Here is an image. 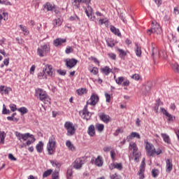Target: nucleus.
Segmentation results:
<instances>
[{"instance_id": "1", "label": "nucleus", "mask_w": 179, "mask_h": 179, "mask_svg": "<svg viewBox=\"0 0 179 179\" xmlns=\"http://www.w3.org/2000/svg\"><path fill=\"white\" fill-rule=\"evenodd\" d=\"M56 148L57 141H55V137L54 136H51L49 138V141L47 144V150L48 152V155H54V153H55Z\"/></svg>"}, {"instance_id": "2", "label": "nucleus", "mask_w": 179, "mask_h": 179, "mask_svg": "<svg viewBox=\"0 0 179 179\" xmlns=\"http://www.w3.org/2000/svg\"><path fill=\"white\" fill-rule=\"evenodd\" d=\"M35 96H36V97L39 99V100H41V101H43V103H45V104H48V103H50V101L51 100V99H50V97L47 96V92H45V91H44V90L36 91Z\"/></svg>"}, {"instance_id": "3", "label": "nucleus", "mask_w": 179, "mask_h": 179, "mask_svg": "<svg viewBox=\"0 0 179 179\" xmlns=\"http://www.w3.org/2000/svg\"><path fill=\"white\" fill-rule=\"evenodd\" d=\"M152 27L151 29L147 30V34L148 36H150L152 33H154L155 34H162V27H160V24H159L157 22L152 21Z\"/></svg>"}, {"instance_id": "4", "label": "nucleus", "mask_w": 179, "mask_h": 179, "mask_svg": "<svg viewBox=\"0 0 179 179\" xmlns=\"http://www.w3.org/2000/svg\"><path fill=\"white\" fill-rule=\"evenodd\" d=\"M48 52H50V44L48 43L42 45L37 49V54L39 57H45Z\"/></svg>"}, {"instance_id": "5", "label": "nucleus", "mask_w": 179, "mask_h": 179, "mask_svg": "<svg viewBox=\"0 0 179 179\" xmlns=\"http://www.w3.org/2000/svg\"><path fill=\"white\" fill-rule=\"evenodd\" d=\"M64 128L67 131V136H73V135H75V132H76V129H75L73 123L71 122H66L64 123Z\"/></svg>"}, {"instance_id": "6", "label": "nucleus", "mask_w": 179, "mask_h": 179, "mask_svg": "<svg viewBox=\"0 0 179 179\" xmlns=\"http://www.w3.org/2000/svg\"><path fill=\"white\" fill-rule=\"evenodd\" d=\"M129 149L133 150V155L134 156V161L138 162L139 157H141V153L138 151V145L136 143L131 142L129 143Z\"/></svg>"}, {"instance_id": "7", "label": "nucleus", "mask_w": 179, "mask_h": 179, "mask_svg": "<svg viewBox=\"0 0 179 179\" xmlns=\"http://www.w3.org/2000/svg\"><path fill=\"white\" fill-rule=\"evenodd\" d=\"M145 152L147 153V156H154L155 152H156V148H155V146L150 143L149 142H146L145 143Z\"/></svg>"}, {"instance_id": "8", "label": "nucleus", "mask_w": 179, "mask_h": 179, "mask_svg": "<svg viewBox=\"0 0 179 179\" xmlns=\"http://www.w3.org/2000/svg\"><path fill=\"white\" fill-rule=\"evenodd\" d=\"M15 135L20 142H22V141H27L29 138H33V134H30V133L22 134L19 133V131H15Z\"/></svg>"}, {"instance_id": "9", "label": "nucleus", "mask_w": 179, "mask_h": 179, "mask_svg": "<svg viewBox=\"0 0 179 179\" xmlns=\"http://www.w3.org/2000/svg\"><path fill=\"white\" fill-rule=\"evenodd\" d=\"M99 103V96L96 94H92L90 98V99L87 101V106H96Z\"/></svg>"}, {"instance_id": "10", "label": "nucleus", "mask_w": 179, "mask_h": 179, "mask_svg": "<svg viewBox=\"0 0 179 179\" xmlns=\"http://www.w3.org/2000/svg\"><path fill=\"white\" fill-rule=\"evenodd\" d=\"M85 163V158H77L73 163V168L76 170H80L82 169V166Z\"/></svg>"}, {"instance_id": "11", "label": "nucleus", "mask_w": 179, "mask_h": 179, "mask_svg": "<svg viewBox=\"0 0 179 179\" xmlns=\"http://www.w3.org/2000/svg\"><path fill=\"white\" fill-rule=\"evenodd\" d=\"M81 117L84 120H86L87 121H89L90 119V117H92V113L87 110V106H85L84 109L81 112Z\"/></svg>"}, {"instance_id": "12", "label": "nucleus", "mask_w": 179, "mask_h": 179, "mask_svg": "<svg viewBox=\"0 0 179 179\" xmlns=\"http://www.w3.org/2000/svg\"><path fill=\"white\" fill-rule=\"evenodd\" d=\"M160 111L161 113H162V114H164V115H165L166 117H168L169 118L168 121H174V120H176V117L169 113V112H167V110L164 109V108H161Z\"/></svg>"}, {"instance_id": "13", "label": "nucleus", "mask_w": 179, "mask_h": 179, "mask_svg": "<svg viewBox=\"0 0 179 179\" xmlns=\"http://www.w3.org/2000/svg\"><path fill=\"white\" fill-rule=\"evenodd\" d=\"M45 73H47L49 76H54V69H52V66L51 65H46L45 67L43 69Z\"/></svg>"}, {"instance_id": "14", "label": "nucleus", "mask_w": 179, "mask_h": 179, "mask_svg": "<svg viewBox=\"0 0 179 179\" xmlns=\"http://www.w3.org/2000/svg\"><path fill=\"white\" fill-rule=\"evenodd\" d=\"M76 64H78V60L75 59H70L66 61V65L67 68H69V69H72V68H73Z\"/></svg>"}, {"instance_id": "15", "label": "nucleus", "mask_w": 179, "mask_h": 179, "mask_svg": "<svg viewBox=\"0 0 179 179\" xmlns=\"http://www.w3.org/2000/svg\"><path fill=\"white\" fill-rule=\"evenodd\" d=\"M99 118L101 120V121H103V122H105V124H108V122L111 121V117L105 113H101L99 115Z\"/></svg>"}, {"instance_id": "16", "label": "nucleus", "mask_w": 179, "mask_h": 179, "mask_svg": "<svg viewBox=\"0 0 179 179\" xmlns=\"http://www.w3.org/2000/svg\"><path fill=\"white\" fill-rule=\"evenodd\" d=\"M109 169L110 170H114V169H117V170H122V164L114 162L109 165Z\"/></svg>"}, {"instance_id": "17", "label": "nucleus", "mask_w": 179, "mask_h": 179, "mask_svg": "<svg viewBox=\"0 0 179 179\" xmlns=\"http://www.w3.org/2000/svg\"><path fill=\"white\" fill-rule=\"evenodd\" d=\"M166 169L167 173H171L173 170V161L170 159L166 160Z\"/></svg>"}, {"instance_id": "18", "label": "nucleus", "mask_w": 179, "mask_h": 179, "mask_svg": "<svg viewBox=\"0 0 179 179\" xmlns=\"http://www.w3.org/2000/svg\"><path fill=\"white\" fill-rule=\"evenodd\" d=\"M134 138L141 139V135H139V134L137 132H131V134L127 137V140L128 142H129L131 139H134Z\"/></svg>"}, {"instance_id": "19", "label": "nucleus", "mask_w": 179, "mask_h": 179, "mask_svg": "<svg viewBox=\"0 0 179 179\" xmlns=\"http://www.w3.org/2000/svg\"><path fill=\"white\" fill-rule=\"evenodd\" d=\"M64 43H66V39L57 38L53 41V44L55 47H58V45H61L62 44H64Z\"/></svg>"}, {"instance_id": "20", "label": "nucleus", "mask_w": 179, "mask_h": 179, "mask_svg": "<svg viewBox=\"0 0 179 179\" xmlns=\"http://www.w3.org/2000/svg\"><path fill=\"white\" fill-rule=\"evenodd\" d=\"M160 106H163V102H162V101H160V99H157L156 101V103L154 106V111H155V113L157 114H158L159 111V107H160Z\"/></svg>"}, {"instance_id": "21", "label": "nucleus", "mask_w": 179, "mask_h": 179, "mask_svg": "<svg viewBox=\"0 0 179 179\" xmlns=\"http://www.w3.org/2000/svg\"><path fill=\"white\" fill-rule=\"evenodd\" d=\"M135 51L137 57L142 55V48L137 43H135Z\"/></svg>"}, {"instance_id": "22", "label": "nucleus", "mask_w": 179, "mask_h": 179, "mask_svg": "<svg viewBox=\"0 0 179 179\" xmlns=\"http://www.w3.org/2000/svg\"><path fill=\"white\" fill-rule=\"evenodd\" d=\"M87 134L90 136H94L96 134V130L94 129V125L91 124L87 130Z\"/></svg>"}, {"instance_id": "23", "label": "nucleus", "mask_w": 179, "mask_h": 179, "mask_svg": "<svg viewBox=\"0 0 179 179\" xmlns=\"http://www.w3.org/2000/svg\"><path fill=\"white\" fill-rule=\"evenodd\" d=\"M94 164H96L97 167H101L103 166V158L101 156H98L95 159Z\"/></svg>"}, {"instance_id": "24", "label": "nucleus", "mask_w": 179, "mask_h": 179, "mask_svg": "<svg viewBox=\"0 0 179 179\" xmlns=\"http://www.w3.org/2000/svg\"><path fill=\"white\" fill-rule=\"evenodd\" d=\"M101 71L102 72V73H104V75H110V72L113 71L111 69H110V67L108 66H105L102 69H101Z\"/></svg>"}, {"instance_id": "25", "label": "nucleus", "mask_w": 179, "mask_h": 179, "mask_svg": "<svg viewBox=\"0 0 179 179\" xmlns=\"http://www.w3.org/2000/svg\"><path fill=\"white\" fill-rule=\"evenodd\" d=\"M43 147L44 143H43V141H39V143L36 146V149L38 153H41V152H43Z\"/></svg>"}, {"instance_id": "26", "label": "nucleus", "mask_w": 179, "mask_h": 179, "mask_svg": "<svg viewBox=\"0 0 179 179\" xmlns=\"http://www.w3.org/2000/svg\"><path fill=\"white\" fill-rule=\"evenodd\" d=\"M85 13L87 17H90V16H93V8L90 6H87V8H85Z\"/></svg>"}, {"instance_id": "27", "label": "nucleus", "mask_w": 179, "mask_h": 179, "mask_svg": "<svg viewBox=\"0 0 179 179\" xmlns=\"http://www.w3.org/2000/svg\"><path fill=\"white\" fill-rule=\"evenodd\" d=\"M110 31H112L113 34H115V36H118L119 37L120 36H121V32H120V29L115 28V27L114 26L110 27Z\"/></svg>"}, {"instance_id": "28", "label": "nucleus", "mask_w": 179, "mask_h": 179, "mask_svg": "<svg viewBox=\"0 0 179 179\" xmlns=\"http://www.w3.org/2000/svg\"><path fill=\"white\" fill-rule=\"evenodd\" d=\"M72 6L73 9H78L80 8V0H73Z\"/></svg>"}, {"instance_id": "29", "label": "nucleus", "mask_w": 179, "mask_h": 179, "mask_svg": "<svg viewBox=\"0 0 179 179\" xmlns=\"http://www.w3.org/2000/svg\"><path fill=\"white\" fill-rule=\"evenodd\" d=\"M161 136L163 138L165 143H168V144L170 143V136H169V135L162 133Z\"/></svg>"}, {"instance_id": "30", "label": "nucleus", "mask_w": 179, "mask_h": 179, "mask_svg": "<svg viewBox=\"0 0 179 179\" xmlns=\"http://www.w3.org/2000/svg\"><path fill=\"white\" fill-rule=\"evenodd\" d=\"M66 146H67L69 150H71V152H73V150H75V146H73V144H72L71 141H67L66 142Z\"/></svg>"}, {"instance_id": "31", "label": "nucleus", "mask_w": 179, "mask_h": 179, "mask_svg": "<svg viewBox=\"0 0 179 179\" xmlns=\"http://www.w3.org/2000/svg\"><path fill=\"white\" fill-rule=\"evenodd\" d=\"M62 24V21H61V18H56L53 22L54 27H58Z\"/></svg>"}, {"instance_id": "32", "label": "nucleus", "mask_w": 179, "mask_h": 179, "mask_svg": "<svg viewBox=\"0 0 179 179\" xmlns=\"http://www.w3.org/2000/svg\"><path fill=\"white\" fill-rule=\"evenodd\" d=\"M44 8H47V10H52L54 8H55V6L53 3H51L50 2L46 3V4L44 6Z\"/></svg>"}, {"instance_id": "33", "label": "nucleus", "mask_w": 179, "mask_h": 179, "mask_svg": "<svg viewBox=\"0 0 179 179\" xmlns=\"http://www.w3.org/2000/svg\"><path fill=\"white\" fill-rule=\"evenodd\" d=\"M99 24L101 26V24H106L107 26L108 24V20L107 18H101L99 20Z\"/></svg>"}, {"instance_id": "34", "label": "nucleus", "mask_w": 179, "mask_h": 179, "mask_svg": "<svg viewBox=\"0 0 179 179\" xmlns=\"http://www.w3.org/2000/svg\"><path fill=\"white\" fill-rule=\"evenodd\" d=\"M17 111L21 113L22 115H24V114H27V113H29V110H27L26 107H21L17 109Z\"/></svg>"}, {"instance_id": "35", "label": "nucleus", "mask_w": 179, "mask_h": 179, "mask_svg": "<svg viewBox=\"0 0 179 179\" xmlns=\"http://www.w3.org/2000/svg\"><path fill=\"white\" fill-rule=\"evenodd\" d=\"M31 138V140H28L26 143H24V146H30L31 143H34V142H36V138H34V136H32Z\"/></svg>"}, {"instance_id": "36", "label": "nucleus", "mask_w": 179, "mask_h": 179, "mask_svg": "<svg viewBox=\"0 0 179 179\" xmlns=\"http://www.w3.org/2000/svg\"><path fill=\"white\" fill-rule=\"evenodd\" d=\"M20 28L23 31L24 36H27L29 34V30H27V27L25 26H23L22 24H20Z\"/></svg>"}, {"instance_id": "37", "label": "nucleus", "mask_w": 179, "mask_h": 179, "mask_svg": "<svg viewBox=\"0 0 179 179\" xmlns=\"http://www.w3.org/2000/svg\"><path fill=\"white\" fill-rule=\"evenodd\" d=\"M6 137V134L4 131L0 132V143H5V138Z\"/></svg>"}, {"instance_id": "38", "label": "nucleus", "mask_w": 179, "mask_h": 179, "mask_svg": "<svg viewBox=\"0 0 179 179\" xmlns=\"http://www.w3.org/2000/svg\"><path fill=\"white\" fill-rule=\"evenodd\" d=\"M172 69L176 72V73H179V65L178 64H171Z\"/></svg>"}, {"instance_id": "39", "label": "nucleus", "mask_w": 179, "mask_h": 179, "mask_svg": "<svg viewBox=\"0 0 179 179\" xmlns=\"http://www.w3.org/2000/svg\"><path fill=\"white\" fill-rule=\"evenodd\" d=\"M96 128L97 131H99V132H103V131L104 130V124H96Z\"/></svg>"}, {"instance_id": "40", "label": "nucleus", "mask_w": 179, "mask_h": 179, "mask_svg": "<svg viewBox=\"0 0 179 179\" xmlns=\"http://www.w3.org/2000/svg\"><path fill=\"white\" fill-rule=\"evenodd\" d=\"M124 80H125L124 77H118L117 78H115V82L117 85H122Z\"/></svg>"}, {"instance_id": "41", "label": "nucleus", "mask_w": 179, "mask_h": 179, "mask_svg": "<svg viewBox=\"0 0 179 179\" xmlns=\"http://www.w3.org/2000/svg\"><path fill=\"white\" fill-rule=\"evenodd\" d=\"M52 173V169H48L45 171L43 174V178H45L46 177H48V176H51Z\"/></svg>"}, {"instance_id": "42", "label": "nucleus", "mask_w": 179, "mask_h": 179, "mask_svg": "<svg viewBox=\"0 0 179 179\" xmlns=\"http://www.w3.org/2000/svg\"><path fill=\"white\" fill-rule=\"evenodd\" d=\"M131 78L133 80H142V78L139 76V74H134L131 76Z\"/></svg>"}, {"instance_id": "43", "label": "nucleus", "mask_w": 179, "mask_h": 179, "mask_svg": "<svg viewBox=\"0 0 179 179\" xmlns=\"http://www.w3.org/2000/svg\"><path fill=\"white\" fill-rule=\"evenodd\" d=\"M124 132V129H122V128H119L117 129H116V131L114 132L113 135L114 136H118V135H120V134H122Z\"/></svg>"}, {"instance_id": "44", "label": "nucleus", "mask_w": 179, "mask_h": 179, "mask_svg": "<svg viewBox=\"0 0 179 179\" xmlns=\"http://www.w3.org/2000/svg\"><path fill=\"white\" fill-rule=\"evenodd\" d=\"M69 20H71V22L73 21V20H75L76 22H80V19L76 15L71 16L69 17Z\"/></svg>"}, {"instance_id": "45", "label": "nucleus", "mask_w": 179, "mask_h": 179, "mask_svg": "<svg viewBox=\"0 0 179 179\" xmlns=\"http://www.w3.org/2000/svg\"><path fill=\"white\" fill-rule=\"evenodd\" d=\"M152 86H153V84L152 83L151 81H148L146 84H145V90H150V89H152Z\"/></svg>"}, {"instance_id": "46", "label": "nucleus", "mask_w": 179, "mask_h": 179, "mask_svg": "<svg viewBox=\"0 0 179 179\" xmlns=\"http://www.w3.org/2000/svg\"><path fill=\"white\" fill-rule=\"evenodd\" d=\"M50 163L53 167H61V164L58 161H51Z\"/></svg>"}, {"instance_id": "47", "label": "nucleus", "mask_w": 179, "mask_h": 179, "mask_svg": "<svg viewBox=\"0 0 179 179\" xmlns=\"http://www.w3.org/2000/svg\"><path fill=\"white\" fill-rule=\"evenodd\" d=\"M140 173H142V171H145V159H143L141 162V167H140Z\"/></svg>"}, {"instance_id": "48", "label": "nucleus", "mask_w": 179, "mask_h": 179, "mask_svg": "<svg viewBox=\"0 0 179 179\" xmlns=\"http://www.w3.org/2000/svg\"><path fill=\"white\" fill-rule=\"evenodd\" d=\"M158 57H161L162 58H167V53L164 51H162L161 53H158Z\"/></svg>"}, {"instance_id": "49", "label": "nucleus", "mask_w": 179, "mask_h": 179, "mask_svg": "<svg viewBox=\"0 0 179 179\" xmlns=\"http://www.w3.org/2000/svg\"><path fill=\"white\" fill-rule=\"evenodd\" d=\"M65 52L66 54H71V52H73V48H72V47L68 46L66 48Z\"/></svg>"}, {"instance_id": "50", "label": "nucleus", "mask_w": 179, "mask_h": 179, "mask_svg": "<svg viewBox=\"0 0 179 179\" xmlns=\"http://www.w3.org/2000/svg\"><path fill=\"white\" fill-rule=\"evenodd\" d=\"M108 57L110 58V59H113V61H115L117 56L114 53H108Z\"/></svg>"}, {"instance_id": "51", "label": "nucleus", "mask_w": 179, "mask_h": 179, "mask_svg": "<svg viewBox=\"0 0 179 179\" xmlns=\"http://www.w3.org/2000/svg\"><path fill=\"white\" fill-rule=\"evenodd\" d=\"M110 157L113 162L115 160V150H110Z\"/></svg>"}, {"instance_id": "52", "label": "nucleus", "mask_w": 179, "mask_h": 179, "mask_svg": "<svg viewBox=\"0 0 179 179\" xmlns=\"http://www.w3.org/2000/svg\"><path fill=\"white\" fill-rule=\"evenodd\" d=\"M105 97L106 99V103H110V101L111 100V95H110L107 92H105Z\"/></svg>"}, {"instance_id": "53", "label": "nucleus", "mask_w": 179, "mask_h": 179, "mask_svg": "<svg viewBox=\"0 0 179 179\" xmlns=\"http://www.w3.org/2000/svg\"><path fill=\"white\" fill-rule=\"evenodd\" d=\"M103 152L107 153L108 152H110V150H112L111 146H105V147H103Z\"/></svg>"}, {"instance_id": "54", "label": "nucleus", "mask_w": 179, "mask_h": 179, "mask_svg": "<svg viewBox=\"0 0 179 179\" xmlns=\"http://www.w3.org/2000/svg\"><path fill=\"white\" fill-rule=\"evenodd\" d=\"M90 72L91 73H93V75H97V73H99V69L96 67H93Z\"/></svg>"}, {"instance_id": "55", "label": "nucleus", "mask_w": 179, "mask_h": 179, "mask_svg": "<svg viewBox=\"0 0 179 179\" xmlns=\"http://www.w3.org/2000/svg\"><path fill=\"white\" fill-rule=\"evenodd\" d=\"M44 75H45V71L44 70H43L41 72L38 73V79H43Z\"/></svg>"}, {"instance_id": "56", "label": "nucleus", "mask_w": 179, "mask_h": 179, "mask_svg": "<svg viewBox=\"0 0 179 179\" xmlns=\"http://www.w3.org/2000/svg\"><path fill=\"white\" fill-rule=\"evenodd\" d=\"M1 5H6L7 6H12V3H10V1H1Z\"/></svg>"}, {"instance_id": "57", "label": "nucleus", "mask_w": 179, "mask_h": 179, "mask_svg": "<svg viewBox=\"0 0 179 179\" xmlns=\"http://www.w3.org/2000/svg\"><path fill=\"white\" fill-rule=\"evenodd\" d=\"M3 111H2L3 114H4V115L10 114V111L9 110L6 109V107L5 106V105H3Z\"/></svg>"}, {"instance_id": "58", "label": "nucleus", "mask_w": 179, "mask_h": 179, "mask_svg": "<svg viewBox=\"0 0 179 179\" xmlns=\"http://www.w3.org/2000/svg\"><path fill=\"white\" fill-rule=\"evenodd\" d=\"M36 71V66L32 65L29 70L30 75H34V71Z\"/></svg>"}, {"instance_id": "59", "label": "nucleus", "mask_w": 179, "mask_h": 179, "mask_svg": "<svg viewBox=\"0 0 179 179\" xmlns=\"http://www.w3.org/2000/svg\"><path fill=\"white\" fill-rule=\"evenodd\" d=\"M57 73L62 76H65L66 75V71L65 70H57Z\"/></svg>"}, {"instance_id": "60", "label": "nucleus", "mask_w": 179, "mask_h": 179, "mask_svg": "<svg viewBox=\"0 0 179 179\" xmlns=\"http://www.w3.org/2000/svg\"><path fill=\"white\" fill-rule=\"evenodd\" d=\"M10 108L11 111H13V113H15V111H16V110H17V108H16V105H15V104H10Z\"/></svg>"}, {"instance_id": "61", "label": "nucleus", "mask_w": 179, "mask_h": 179, "mask_svg": "<svg viewBox=\"0 0 179 179\" xmlns=\"http://www.w3.org/2000/svg\"><path fill=\"white\" fill-rule=\"evenodd\" d=\"M143 173H144V171L141 172V170L139 169V171H138L139 179H144L145 178V175H144Z\"/></svg>"}, {"instance_id": "62", "label": "nucleus", "mask_w": 179, "mask_h": 179, "mask_svg": "<svg viewBox=\"0 0 179 179\" xmlns=\"http://www.w3.org/2000/svg\"><path fill=\"white\" fill-rule=\"evenodd\" d=\"M76 92L78 96H82V94H85L86 93L85 90H76Z\"/></svg>"}, {"instance_id": "63", "label": "nucleus", "mask_w": 179, "mask_h": 179, "mask_svg": "<svg viewBox=\"0 0 179 179\" xmlns=\"http://www.w3.org/2000/svg\"><path fill=\"white\" fill-rule=\"evenodd\" d=\"M72 177V169L67 170V178Z\"/></svg>"}, {"instance_id": "64", "label": "nucleus", "mask_w": 179, "mask_h": 179, "mask_svg": "<svg viewBox=\"0 0 179 179\" xmlns=\"http://www.w3.org/2000/svg\"><path fill=\"white\" fill-rule=\"evenodd\" d=\"M52 179H58L59 174L58 172H55L52 175Z\"/></svg>"}]
</instances>
